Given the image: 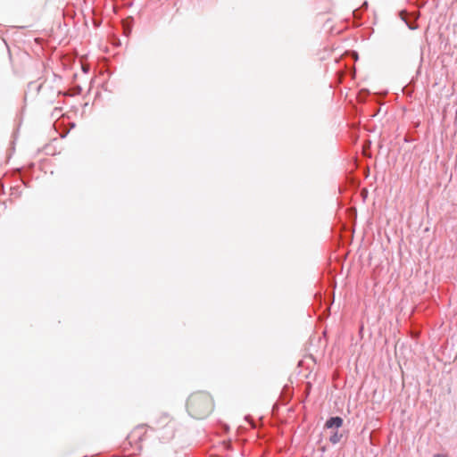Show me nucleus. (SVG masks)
Instances as JSON below:
<instances>
[{
	"label": "nucleus",
	"mask_w": 457,
	"mask_h": 457,
	"mask_svg": "<svg viewBox=\"0 0 457 457\" xmlns=\"http://www.w3.org/2000/svg\"><path fill=\"white\" fill-rule=\"evenodd\" d=\"M212 409V399L205 392L194 393L187 399V411L194 419L201 420L206 418Z\"/></svg>",
	"instance_id": "nucleus-1"
},
{
	"label": "nucleus",
	"mask_w": 457,
	"mask_h": 457,
	"mask_svg": "<svg viewBox=\"0 0 457 457\" xmlns=\"http://www.w3.org/2000/svg\"><path fill=\"white\" fill-rule=\"evenodd\" d=\"M343 419L339 416H333L327 420L325 423L326 428H338L343 425Z\"/></svg>",
	"instance_id": "nucleus-2"
},
{
	"label": "nucleus",
	"mask_w": 457,
	"mask_h": 457,
	"mask_svg": "<svg viewBox=\"0 0 457 457\" xmlns=\"http://www.w3.org/2000/svg\"><path fill=\"white\" fill-rule=\"evenodd\" d=\"M342 438V435L339 434L337 431H335L332 433V435L329 437V442L333 445L337 444Z\"/></svg>",
	"instance_id": "nucleus-3"
},
{
	"label": "nucleus",
	"mask_w": 457,
	"mask_h": 457,
	"mask_svg": "<svg viewBox=\"0 0 457 457\" xmlns=\"http://www.w3.org/2000/svg\"><path fill=\"white\" fill-rule=\"evenodd\" d=\"M35 87V89L37 90V92H39L41 87H42V84H39V85H37L36 82H30L29 84V87L31 89Z\"/></svg>",
	"instance_id": "nucleus-4"
},
{
	"label": "nucleus",
	"mask_w": 457,
	"mask_h": 457,
	"mask_svg": "<svg viewBox=\"0 0 457 457\" xmlns=\"http://www.w3.org/2000/svg\"><path fill=\"white\" fill-rule=\"evenodd\" d=\"M361 9H367L368 8V2H364L362 5L361 6Z\"/></svg>",
	"instance_id": "nucleus-5"
},
{
	"label": "nucleus",
	"mask_w": 457,
	"mask_h": 457,
	"mask_svg": "<svg viewBox=\"0 0 457 457\" xmlns=\"http://www.w3.org/2000/svg\"><path fill=\"white\" fill-rule=\"evenodd\" d=\"M162 419L164 421H166V420L169 419V415L165 413V414H163V415H162Z\"/></svg>",
	"instance_id": "nucleus-6"
},
{
	"label": "nucleus",
	"mask_w": 457,
	"mask_h": 457,
	"mask_svg": "<svg viewBox=\"0 0 457 457\" xmlns=\"http://www.w3.org/2000/svg\"><path fill=\"white\" fill-rule=\"evenodd\" d=\"M1 189H2V193H4V186H3V185L1 186Z\"/></svg>",
	"instance_id": "nucleus-7"
}]
</instances>
